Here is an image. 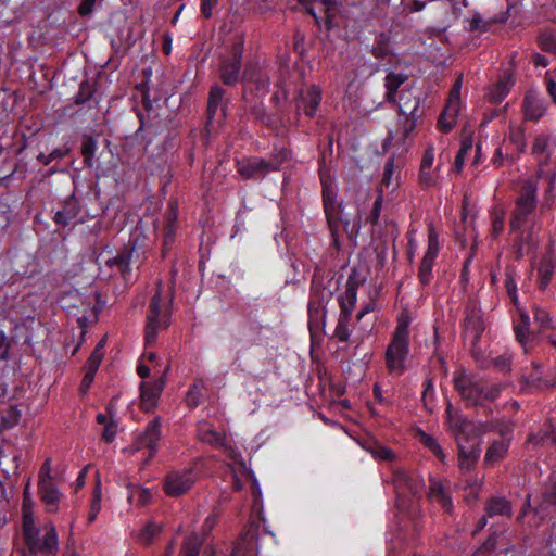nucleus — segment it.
I'll return each mask as SVG.
<instances>
[{
  "instance_id": "f257e3e1",
  "label": "nucleus",
  "mask_w": 556,
  "mask_h": 556,
  "mask_svg": "<svg viewBox=\"0 0 556 556\" xmlns=\"http://www.w3.org/2000/svg\"><path fill=\"white\" fill-rule=\"evenodd\" d=\"M538 186L533 180H527L516 199V205L510 217V231L515 235L518 257L532 252L538 245L540 225L533 220L528 227L530 215L535 211Z\"/></svg>"
},
{
  "instance_id": "f03ea898",
  "label": "nucleus",
  "mask_w": 556,
  "mask_h": 556,
  "mask_svg": "<svg viewBox=\"0 0 556 556\" xmlns=\"http://www.w3.org/2000/svg\"><path fill=\"white\" fill-rule=\"evenodd\" d=\"M446 425L458 443L459 468L463 471L471 470L481 454L478 437L489 430L479 429L478 426L464 418L450 402L446 406Z\"/></svg>"
},
{
  "instance_id": "7ed1b4c3",
  "label": "nucleus",
  "mask_w": 556,
  "mask_h": 556,
  "mask_svg": "<svg viewBox=\"0 0 556 556\" xmlns=\"http://www.w3.org/2000/svg\"><path fill=\"white\" fill-rule=\"evenodd\" d=\"M22 530L24 541L33 554L54 555L59 548V540L53 523L38 526L33 511L31 501L25 494L22 508Z\"/></svg>"
},
{
  "instance_id": "20e7f679",
  "label": "nucleus",
  "mask_w": 556,
  "mask_h": 556,
  "mask_svg": "<svg viewBox=\"0 0 556 556\" xmlns=\"http://www.w3.org/2000/svg\"><path fill=\"white\" fill-rule=\"evenodd\" d=\"M412 318L407 312H402L396 320V327L384 352L386 367L391 376L400 377L407 369L409 355V326Z\"/></svg>"
},
{
  "instance_id": "39448f33",
  "label": "nucleus",
  "mask_w": 556,
  "mask_h": 556,
  "mask_svg": "<svg viewBox=\"0 0 556 556\" xmlns=\"http://www.w3.org/2000/svg\"><path fill=\"white\" fill-rule=\"evenodd\" d=\"M323 186L324 208L329 227L333 235L338 232L339 225L342 224L343 230L353 235L355 232V222H351L343 212L342 203L337 202V187L332 179L325 173H320Z\"/></svg>"
},
{
  "instance_id": "423d86ee",
  "label": "nucleus",
  "mask_w": 556,
  "mask_h": 556,
  "mask_svg": "<svg viewBox=\"0 0 556 556\" xmlns=\"http://www.w3.org/2000/svg\"><path fill=\"white\" fill-rule=\"evenodd\" d=\"M479 429H488L494 431L501 437V440H494L488 447L484 463L494 465L505 457L511 441L514 425L510 420H498L492 425H480Z\"/></svg>"
},
{
  "instance_id": "0eeeda50",
  "label": "nucleus",
  "mask_w": 556,
  "mask_h": 556,
  "mask_svg": "<svg viewBox=\"0 0 556 556\" xmlns=\"http://www.w3.org/2000/svg\"><path fill=\"white\" fill-rule=\"evenodd\" d=\"M169 325V312L167 306L162 304L161 293L157 291L150 303L144 331L146 345H152L156 341L157 331L167 328Z\"/></svg>"
},
{
  "instance_id": "6e6552de",
  "label": "nucleus",
  "mask_w": 556,
  "mask_h": 556,
  "mask_svg": "<svg viewBox=\"0 0 556 556\" xmlns=\"http://www.w3.org/2000/svg\"><path fill=\"white\" fill-rule=\"evenodd\" d=\"M288 159V152L281 150L273 161H264L260 157H251L237 162L238 173L245 179L265 176L268 172L278 170Z\"/></svg>"
},
{
  "instance_id": "1a4fd4ad",
  "label": "nucleus",
  "mask_w": 556,
  "mask_h": 556,
  "mask_svg": "<svg viewBox=\"0 0 556 556\" xmlns=\"http://www.w3.org/2000/svg\"><path fill=\"white\" fill-rule=\"evenodd\" d=\"M197 478L192 468L170 471L164 480V491L168 496H180L194 484Z\"/></svg>"
},
{
  "instance_id": "9d476101",
  "label": "nucleus",
  "mask_w": 556,
  "mask_h": 556,
  "mask_svg": "<svg viewBox=\"0 0 556 556\" xmlns=\"http://www.w3.org/2000/svg\"><path fill=\"white\" fill-rule=\"evenodd\" d=\"M455 388L469 405H484V384L460 374L454 379Z\"/></svg>"
},
{
  "instance_id": "9b49d317",
  "label": "nucleus",
  "mask_w": 556,
  "mask_h": 556,
  "mask_svg": "<svg viewBox=\"0 0 556 556\" xmlns=\"http://www.w3.org/2000/svg\"><path fill=\"white\" fill-rule=\"evenodd\" d=\"M419 105V100L415 99L412 108H407L406 103H399L400 109V129L395 132V135L390 134L387 138V141H404L410 132L414 130L416 126V111Z\"/></svg>"
},
{
  "instance_id": "f8f14e48",
  "label": "nucleus",
  "mask_w": 556,
  "mask_h": 556,
  "mask_svg": "<svg viewBox=\"0 0 556 556\" xmlns=\"http://www.w3.org/2000/svg\"><path fill=\"white\" fill-rule=\"evenodd\" d=\"M440 177V165H434V148L429 146L420 162L419 182L426 188L437 187Z\"/></svg>"
},
{
  "instance_id": "ddd939ff",
  "label": "nucleus",
  "mask_w": 556,
  "mask_h": 556,
  "mask_svg": "<svg viewBox=\"0 0 556 556\" xmlns=\"http://www.w3.org/2000/svg\"><path fill=\"white\" fill-rule=\"evenodd\" d=\"M198 437L202 442L224 451L229 457L237 458L235 450L227 443L225 432L216 431L208 422H200Z\"/></svg>"
},
{
  "instance_id": "4468645a",
  "label": "nucleus",
  "mask_w": 556,
  "mask_h": 556,
  "mask_svg": "<svg viewBox=\"0 0 556 556\" xmlns=\"http://www.w3.org/2000/svg\"><path fill=\"white\" fill-rule=\"evenodd\" d=\"M393 484L399 500L407 494L415 496L424 488V481L419 477H413L403 469L394 470Z\"/></svg>"
},
{
  "instance_id": "2eb2a0df",
  "label": "nucleus",
  "mask_w": 556,
  "mask_h": 556,
  "mask_svg": "<svg viewBox=\"0 0 556 556\" xmlns=\"http://www.w3.org/2000/svg\"><path fill=\"white\" fill-rule=\"evenodd\" d=\"M161 438L160 419L155 418L150 421L143 432L135 435L134 443L136 450L148 448L149 458L153 457L157 451V442Z\"/></svg>"
},
{
  "instance_id": "dca6fc26",
  "label": "nucleus",
  "mask_w": 556,
  "mask_h": 556,
  "mask_svg": "<svg viewBox=\"0 0 556 556\" xmlns=\"http://www.w3.org/2000/svg\"><path fill=\"white\" fill-rule=\"evenodd\" d=\"M517 309L519 317L514 321V332L523 352L529 353L534 345L535 336L530 330V316L528 313L522 307H517Z\"/></svg>"
},
{
  "instance_id": "f3484780",
  "label": "nucleus",
  "mask_w": 556,
  "mask_h": 556,
  "mask_svg": "<svg viewBox=\"0 0 556 556\" xmlns=\"http://www.w3.org/2000/svg\"><path fill=\"white\" fill-rule=\"evenodd\" d=\"M165 381L160 378L155 381H143L140 384V407L146 410H152L164 389Z\"/></svg>"
},
{
  "instance_id": "a211bd4d",
  "label": "nucleus",
  "mask_w": 556,
  "mask_h": 556,
  "mask_svg": "<svg viewBox=\"0 0 556 556\" xmlns=\"http://www.w3.org/2000/svg\"><path fill=\"white\" fill-rule=\"evenodd\" d=\"M244 91L255 89L258 96H264L269 89V79L266 73L262 72L257 66L251 65L247 67L243 74Z\"/></svg>"
},
{
  "instance_id": "6ab92c4d",
  "label": "nucleus",
  "mask_w": 556,
  "mask_h": 556,
  "mask_svg": "<svg viewBox=\"0 0 556 556\" xmlns=\"http://www.w3.org/2000/svg\"><path fill=\"white\" fill-rule=\"evenodd\" d=\"M332 296L329 289L320 288L319 285H314L312 288L311 301L308 303L309 323L314 319H319L325 316V305Z\"/></svg>"
},
{
  "instance_id": "aec40b11",
  "label": "nucleus",
  "mask_w": 556,
  "mask_h": 556,
  "mask_svg": "<svg viewBox=\"0 0 556 556\" xmlns=\"http://www.w3.org/2000/svg\"><path fill=\"white\" fill-rule=\"evenodd\" d=\"M400 169L395 168L394 160L389 159L383 168L379 194L388 197L400 187Z\"/></svg>"
},
{
  "instance_id": "412c9836",
  "label": "nucleus",
  "mask_w": 556,
  "mask_h": 556,
  "mask_svg": "<svg viewBox=\"0 0 556 556\" xmlns=\"http://www.w3.org/2000/svg\"><path fill=\"white\" fill-rule=\"evenodd\" d=\"M242 47H236L232 58L224 61L220 67L222 80L227 85H232L238 81L240 65H241Z\"/></svg>"
},
{
  "instance_id": "4be33fe9",
  "label": "nucleus",
  "mask_w": 556,
  "mask_h": 556,
  "mask_svg": "<svg viewBox=\"0 0 556 556\" xmlns=\"http://www.w3.org/2000/svg\"><path fill=\"white\" fill-rule=\"evenodd\" d=\"M555 266L556 255L552 251H547V253L542 256L536 267L538 283L541 290H545L548 287L554 276Z\"/></svg>"
},
{
  "instance_id": "5701e85b",
  "label": "nucleus",
  "mask_w": 556,
  "mask_h": 556,
  "mask_svg": "<svg viewBox=\"0 0 556 556\" xmlns=\"http://www.w3.org/2000/svg\"><path fill=\"white\" fill-rule=\"evenodd\" d=\"M320 100L321 92L316 86L313 85L301 92L298 109L302 110L306 115L312 116L315 114Z\"/></svg>"
},
{
  "instance_id": "b1692460",
  "label": "nucleus",
  "mask_w": 556,
  "mask_h": 556,
  "mask_svg": "<svg viewBox=\"0 0 556 556\" xmlns=\"http://www.w3.org/2000/svg\"><path fill=\"white\" fill-rule=\"evenodd\" d=\"M38 493L40 500L46 506V509L49 513H55L59 507V503L61 501L62 494L56 488L55 483H46L38 485Z\"/></svg>"
},
{
  "instance_id": "393cba45",
  "label": "nucleus",
  "mask_w": 556,
  "mask_h": 556,
  "mask_svg": "<svg viewBox=\"0 0 556 556\" xmlns=\"http://www.w3.org/2000/svg\"><path fill=\"white\" fill-rule=\"evenodd\" d=\"M544 101L535 93L529 92L523 100L525 117L529 121H538L545 114Z\"/></svg>"
},
{
  "instance_id": "a878e982",
  "label": "nucleus",
  "mask_w": 556,
  "mask_h": 556,
  "mask_svg": "<svg viewBox=\"0 0 556 556\" xmlns=\"http://www.w3.org/2000/svg\"><path fill=\"white\" fill-rule=\"evenodd\" d=\"M555 147V139L548 135H538L534 139L532 153L535 155L538 162L542 164L546 162Z\"/></svg>"
},
{
  "instance_id": "bb28decb",
  "label": "nucleus",
  "mask_w": 556,
  "mask_h": 556,
  "mask_svg": "<svg viewBox=\"0 0 556 556\" xmlns=\"http://www.w3.org/2000/svg\"><path fill=\"white\" fill-rule=\"evenodd\" d=\"M357 301V288L351 280L346 282L344 292L339 296L340 316L351 317Z\"/></svg>"
},
{
  "instance_id": "cd10ccee",
  "label": "nucleus",
  "mask_w": 556,
  "mask_h": 556,
  "mask_svg": "<svg viewBox=\"0 0 556 556\" xmlns=\"http://www.w3.org/2000/svg\"><path fill=\"white\" fill-rule=\"evenodd\" d=\"M486 515L483 516L479 523V529L485 527L488 517L501 516L509 517L511 508L509 502L503 497H494L486 505Z\"/></svg>"
},
{
  "instance_id": "c85d7f7f",
  "label": "nucleus",
  "mask_w": 556,
  "mask_h": 556,
  "mask_svg": "<svg viewBox=\"0 0 556 556\" xmlns=\"http://www.w3.org/2000/svg\"><path fill=\"white\" fill-rule=\"evenodd\" d=\"M462 104H454L451 101L446 102V105L438 118V129L442 132H448L456 124L458 113Z\"/></svg>"
},
{
  "instance_id": "c756f323",
  "label": "nucleus",
  "mask_w": 556,
  "mask_h": 556,
  "mask_svg": "<svg viewBox=\"0 0 556 556\" xmlns=\"http://www.w3.org/2000/svg\"><path fill=\"white\" fill-rule=\"evenodd\" d=\"M526 148L525 131L520 127H511L507 140L506 156L514 157Z\"/></svg>"
},
{
  "instance_id": "7c9ffc66",
  "label": "nucleus",
  "mask_w": 556,
  "mask_h": 556,
  "mask_svg": "<svg viewBox=\"0 0 556 556\" xmlns=\"http://www.w3.org/2000/svg\"><path fill=\"white\" fill-rule=\"evenodd\" d=\"M428 496L430 501L439 504L444 510L450 511L452 509V498L445 493L440 481L431 480Z\"/></svg>"
},
{
  "instance_id": "2f4dec72",
  "label": "nucleus",
  "mask_w": 556,
  "mask_h": 556,
  "mask_svg": "<svg viewBox=\"0 0 556 556\" xmlns=\"http://www.w3.org/2000/svg\"><path fill=\"white\" fill-rule=\"evenodd\" d=\"M406 74H400L390 72L387 74L384 78V87H386V100L389 102L396 101V92L399 88L407 80Z\"/></svg>"
},
{
  "instance_id": "473e14b6",
  "label": "nucleus",
  "mask_w": 556,
  "mask_h": 556,
  "mask_svg": "<svg viewBox=\"0 0 556 556\" xmlns=\"http://www.w3.org/2000/svg\"><path fill=\"white\" fill-rule=\"evenodd\" d=\"M101 507H102V485H101L100 477L98 476L96 485H94V489H93V492H92V495L90 498V503H89V511H88V517H87L88 523H92L97 519V517L101 510Z\"/></svg>"
},
{
  "instance_id": "72a5a7b5",
  "label": "nucleus",
  "mask_w": 556,
  "mask_h": 556,
  "mask_svg": "<svg viewBox=\"0 0 556 556\" xmlns=\"http://www.w3.org/2000/svg\"><path fill=\"white\" fill-rule=\"evenodd\" d=\"M127 498L130 504L143 506L150 502L151 492L149 489L130 484L128 485Z\"/></svg>"
},
{
  "instance_id": "f704fd0d",
  "label": "nucleus",
  "mask_w": 556,
  "mask_h": 556,
  "mask_svg": "<svg viewBox=\"0 0 556 556\" xmlns=\"http://www.w3.org/2000/svg\"><path fill=\"white\" fill-rule=\"evenodd\" d=\"M510 87V78L505 77L490 88L488 96L491 101L498 103L508 94Z\"/></svg>"
},
{
  "instance_id": "c9c22d12",
  "label": "nucleus",
  "mask_w": 556,
  "mask_h": 556,
  "mask_svg": "<svg viewBox=\"0 0 556 556\" xmlns=\"http://www.w3.org/2000/svg\"><path fill=\"white\" fill-rule=\"evenodd\" d=\"M372 55L378 60H387L392 55V49L389 37L380 35L371 49Z\"/></svg>"
},
{
  "instance_id": "e433bc0d",
  "label": "nucleus",
  "mask_w": 556,
  "mask_h": 556,
  "mask_svg": "<svg viewBox=\"0 0 556 556\" xmlns=\"http://www.w3.org/2000/svg\"><path fill=\"white\" fill-rule=\"evenodd\" d=\"M104 344L105 340L103 339L97 344L88 361L86 362L85 370L88 372L96 374L98 371V368L104 356Z\"/></svg>"
},
{
  "instance_id": "4c0bfd02",
  "label": "nucleus",
  "mask_w": 556,
  "mask_h": 556,
  "mask_svg": "<svg viewBox=\"0 0 556 556\" xmlns=\"http://www.w3.org/2000/svg\"><path fill=\"white\" fill-rule=\"evenodd\" d=\"M526 384L530 388V389H534V390H544V389H547V388H551L553 386L556 384V377H554L553 379H548V378H543L540 372L536 370L532 374H530L526 379Z\"/></svg>"
},
{
  "instance_id": "58836bf2",
  "label": "nucleus",
  "mask_w": 556,
  "mask_h": 556,
  "mask_svg": "<svg viewBox=\"0 0 556 556\" xmlns=\"http://www.w3.org/2000/svg\"><path fill=\"white\" fill-rule=\"evenodd\" d=\"M418 437L420 442L426 447H428L442 463H444L445 455L438 441L422 430H418Z\"/></svg>"
},
{
  "instance_id": "ea45409f",
  "label": "nucleus",
  "mask_w": 556,
  "mask_h": 556,
  "mask_svg": "<svg viewBox=\"0 0 556 556\" xmlns=\"http://www.w3.org/2000/svg\"><path fill=\"white\" fill-rule=\"evenodd\" d=\"M202 540L198 534L188 535L182 544L180 556H198Z\"/></svg>"
},
{
  "instance_id": "a19ab883",
  "label": "nucleus",
  "mask_w": 556,
  "mask_h": 556,
  "mask_svg": "<svg viewBox=\"0 0 556 556\" xmlns=\"http://www.w3.org/2000/svg\"><path fill=\"white\" fill-rule=\"evenodd\" d=\"M224 98V90L219 86H213L210 91V98H208V118L212 119L218 109V106L222 103V100Z\"/></svg>"
},
{
  "instance_id": "79ce46f5",
  "label": "nucleus",
  "mask_w": 556,
  "mask_h": 556,
  "mask_svg": "<svg viewBox=\"0 0 556 556\" xmlns=\"http://www.w3.org/2000/svg\"><path fill=\"white\" fill-rule=\"evenodd\" d=\"M439 250H440V244H439L438 235L435 233L434 229L431 228L429 230V235H428L427 251L422 258L434 263L435 258L438 257Z\"/></svg>"
},
{
  "instance_id": "37998d69",
  "label": "nucleus",
  "mask_w": 556,
  "mask_h": 556,
  "mask_svg": "<svg viewBox=\"0 0 556 556\" xmlns=\"http://www.w3.org/2000/svg\"><path fill=\"white\" fill-rule=\"evenodd\" d=\"M534 321L538 325L540 331H545L547 329H553V320L549 316V313L544 308L539 306L533 307Z\"/></svg>"
},
{
  "instance_id": "c03bdc74",
  "label": "nucleus",
  "mask_w": 556,
  "mask_h": 556,
  "mask_svg": "<svg viewBox=\"0 0 556 556\" xmlns=\"http://www.w3.org/2000/svg\"><path fill=\"white\" fill-rule=\"evenodd\" d=\"M505 212L502 208H494L492 212L491 238L496 239L504 230Z\"/></svg>"
},
{
  "instance_id": "a18cd8bd",
  "label": "nucleus",
  "mask_w": 556,
  "mask_h": 556,
  "mask_svg": "<svg viewBox=\"0 0 556 556\" xmlns=\"http://www.w3.org/2000/svg\"><path fill=\"white\" fill-rule=\"evenodd\" d=\"M161 527L153 521L148 522L140 531L138 539L143 544H149L159 533Z\"/></svg>"
},
{
  "instance_id": "49530a36",
  "label": "nucleus",
  "mask_w": 556,
  "mask_h": 556,
  "mask_svg": "<svg viewBox=\"0 0 556 556\" xmlns=\"http://www.w3.org/2000/svg\"><path fill=\"white\" fill-rule=\"evenodd\" d=\"M350 319L351 317L339 316V320L334 329V337L341 342H346L351 336L349 328Z\"/></svg>"
},
{
  "instance_id": "de8ad7c7",
  "label": "nucleus",
  "mask_w": 556,
  "mask_h": 556,
  "mask_svg": "<svg viewBox=\"0 0 556 556\" xmlns=\"http://www.w3.org/2000/svg\"><path fill=\"white\" fill-rule=\"evenodd\" d=\"M130 263L129 253H121L113 258L106 260L109 266H116L122 274H125Z\"/></svg>"
},
{
  "instance_id": "09e8293b",
  "label": "nucleus",
  "mask_w": 556,
  "mask_h": 556,
  "mask_svg": "<svg viewBox=\"0 0 556 556\" xmlns=\"http://www.w3.org/2000/svg\"><path fill=\"white\" fill-rule=\"evenodd\" d=\"M434 263L422 258L419 270H418V277L422 285H428L432 279V268Z\"/></svg>"
},
{
  "instance_id": "8fccbe9b",
  "label": "nucleus",
  "mask_w": 556,
  "mask_h": 556,
  "mask_svg": "<svg viewBox=\"0 0 556 556\" xmlns=\"http://www.w3.org/2000/svg\"><path fill=\"white\" fill-rule=\"evenodd\" d=\"M531 442H534L535 444L542 443V444H551L556 445V434H554V429L548 427V430L544 432H540L536 435H533L530 438Z\"/></svg>"
},
{
  "instance_id": "3c124183",
  "label": "nucleus",
  "mask_w": 556,
  "mask_h": 556,
  "mask_svg": "<svg viewBox=\"0 0 556 556\" xmlns=\"http://www.w3.org/2000/svg\"><path fill=\"white\" fill-rule=\"evenodd\" d=\"M464 327L466 334L471 336L472 342H476L482 331L480 321L473 318H467Z\"/></svg>"
},
{
  "instance_id": "603ef678",
  "label": "nucleus",
  "mask_w": 556,
  "mask_h": 556,
  "mask_svg": "<svg viewBox=\"0 0 556 556\" xmlns=\"http://www.w3.org/2000/svg\"><path fill=\"white\" fill-rule=\"evenodd\" d=\"M300 3L305 5L307 12L315 17L317 21V14L314 5H318L320 10L327 11L329 9L328 0H298Z\"/></svg>"
},
{
  "instance_id": "864d4df0",
  "label": "nucleus",
  "mask_w": 556,
  "mask_h": 556,
  "mask_svg": "<svg viewBox=\"0 0 556 556\" xmlns=\"http://www.w3.org/2000/svg\"><path fill=\"white\" fill-rule=\"evenodd\" d=\"M370 453L378 460H392V459H394L393 452L390 448H388L386 446H382V445H378V444L374 445L370 448Z\"/></svg>"
},
{
  "instance_id": "5fc2aeb1",
  "label": "nucleus",
  "mask_w": 556,
  "mask_h": 556,
  "mask_svg": "<svg viewBox=\"0 0 556 556\" xmlns=\"http://www.w3.org/2000/svg\"><path fill=\"white\" fill-rule=\"evenodd\" d=\"M539 41L543 50L556 52V34L544 33L540 36Z\"/></svg>"
},
{
  "instance_id": "6e6d98bb",
  "label": "nucleus",
  "mask_w": 556,
  "mask_h": 556,
  "mask_svg": "<svg viewBox=\"0 0 556 556\" xmlns=\"http://www.w3.org/2000/svg\"><path fill=\"white\" fill-rule=\"evenodd\" d=\"M556 504V482L551 484L543 494V503L540 510H544L547 506Z\"/></svg>"
},
{
  "instance_id": "4d7b16f0",
  "label": "nucleus",
  "mask_w": 556,
  "mask_h": 556,
  "mask_svg": "<svg viewBox=\"0 0 556 556\" xmlns=\"http://www.w3.org/2000/svg\"><path fill=\"white\" fill-rule=\"evenodd\" d=\"M51 471H52L51 460L47 459L42 464V466H41V468L39 470L38 485L43 484V482H46V483H52L53 482V479H52V476H51Z\"/></svg>"
},
{
  "instance_id": "13d9d810",
  "label": "nucleus",
  "mask_w": 556,
  "mask_h": 556,
  "mask_svg": "<svg viewBox=\"0 0 556 556\" xmlns=\"http://www.w3.org/2000/svg\"><path fill=\"white\" fill-rule=\"evenodd\" d=\"M491 363L497 370L506 372L510 368L511 357L508 354H503L492 358Z\"/></svg>"
},
{
  "instance_id": "bf43d9fd",
  "label": "nucleus",
  "mask_w": 556,
  "mask_h": 556,
  "mask_svg": "<svg viewBox=\"0 0 556 556\" xmlns=\"http://www.w3.org/2000/svg\"><path fill=\"white\" fill-rule=\"evenodd\" d=\"M505 286H506L507 293H508L510 300L513 301L514 305L516 307H520L519 302H518V295H517V283L510 275L506 276Z\"/></svg>"
},
{
  "instance_id": "052dcab7",
  "label": "nucleus",
  "mask_w": 556,
  "mask_h": 556,
  "mask_svg": "<svg viewBox=\"0 0 556 556\" xmlns=\"http://www.w3.org/2000/svg\"><path fill=\"white\" fill-rule=\"evenodd\" d=\"M501 392V384H484V404L498 397Z\"/></svg>"
},
{
  "instance_id": "680f3d73",
  "label": "nucleus",
  "mask_w": 556,
  "mask_h": 556,
  "mask_svg": "<svg viewBox=\"0 0 556 556\" xmlns=\"http://www.w3.org/2000/svg\"><path fill=\"white\" fill-rule=\"evenodd\" d=\"M546 180L548 182V187L545 190V202L546 204H552L554 201V189H555V180L556 175L555 173H546Z\"/></svg>"
},
{
  "instance_id": "e2e57ef3",
  "label": "nucleus",
  "mask_w": 556,
  "mask_h": 556,
  "mask_svg": "<svg viewBox=\"0 0 556 556\" xmlns=\"http://www.w3.org/2000/svg\"><path fill=\"white\" fill-rule=\"evenodd\" d=\"M116 434H117V425L113 419H110V421L104 426L102 438L106 442H112L115 439Z\"/></svg>"
},
{
  "instance_id": "0e129e2a",
  "label": "nucleus",
  "mask_w": 556,
  "mask_h": 556,
  "mask_svg": "<svg viewBox=\"0 0 556 556\" xmlns=\"http://www.w3.org/2000/svg\"><path fill=\"white\" fill-rule=\"evenodd\" d=\"M363 78L364 80L368 79L372 75H375L377 72H379V65L377 63H374L367 59H364L363 63Z\"/></svg>"
},
{
  "instance_id": "69168bd1",
  "label": "nucleus",
  "mask_w": 556,
  "mask_h": 556,
  "mask_svg": "<svg viewBox=\"0 0 556 556\" xmlns=\"http://www.w3.org/2000/svg\"><path fill=\"white\" fill-rule=\"evenodd\" d=\"M460 89H462V78H457L455 81L453 88L450 91V96L447 98V101H451L452 103L460 104Z\"/></svg>"
},
{
  "instance_id": "338daca9",
  "label": "nucleus",
  "mask_w": 556,
  "mask_h": 556,
  "mask_svg": "<svg viewBox=\"0 0 556 556\" xmlns=\"http://www.w3.org/2000/svg\"><path fill=\"white\" fill-rule=\"evenodd\" d=\"M83 154L86 160H91L97 150V143L93 139L89 138L83 143Z\"/></svg>"
},
{
  "instance_id": "774afa93",
  "label": "nucleus",
  "mask_w": 556,
  "mask_h": 556,
  "mask_svg": "<svg viewBox=\"0 0 556 556\" xmlns=\"http://www.w3.org/2000/svg\"><path fill=\"white\" fill-rule=\"evenodd\" d=\"M75 217V214H71L68 211H58L55 213L54 219L58 224L67 225L72 218Z\"/></svg>"
}]
</instances>
